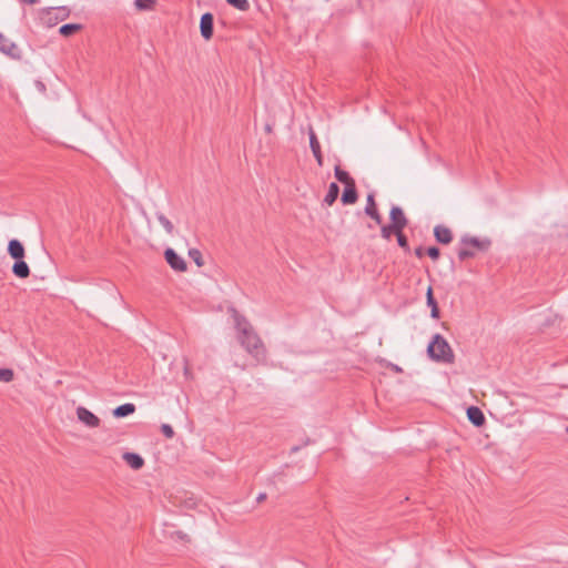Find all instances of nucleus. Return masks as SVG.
Listing matches in <instances>:
<instances>
[{
	"label": "nucleus",
	"mask_w": 568,
	"mask_h": 568,
	"mask_svg": "<svg viewBox=\"0 0 568 568\" xmlns=\"http://www.w3.org/2000/svg\"><path fill=\"white\" fill-rule=\"evenodd\" d=\"M335 178L344 185L355 182L354 179L351 178L349 174L346 171L342 170L338 165L335 166Z\"/></svg>",
	"instance_id": "obj_21"
},
{
	"label": "nucleus",
	"mask_w": 568,
	"mask_h": 568,
	"mask_svg": "<svg viewBox=\"0 0 568 568\" xmlns=\"http://www.w3.org/2000/svg\"><path fill=\"white\" fill-rule=\"evenodd\" d=\"M82 28L78 23H67L60 27L59 33L63 37H70Z\"/></svg>",
	"instance_id": "obj_20"
},
{
	"label": "nucleus",
	"mask_w": 568,
	"mask_h": 568,
	"mask_svg": "<svg viewBox=\"0 0 568 568\" xmlns=\"http://www.w3.org/2000/svg\"><path fill=\"white\" fill-rule=\"evenodd\" d=\"M8 253L14 260H21L24 257V247L19 240H10L8 244Z\"/></svg>",
	"instance_id": "obj_9"
},
{
	"label": "nucleus",
	"mask_w": 568,
	"mask_h": 568,
	"mask_svg": "<svg viewBox=\"0 0 568 568\" xmlns=\"http://www.w3.org/2000/svg\"><path fill=\"white\" fill-rule=\"evenodd\" d=\"M403 231L404 230H398V233H396L395 236L397 237L398 245L405 251H409L408 241Z\"/></svg>",
	"instance_id": "obj_26"
},
{
	"label": "nucleus",
	"mask_w": 568,
	"mask_h": 568,
	"mask_svg": "<svg viewBox=\"0 0 568 568\" xmlns=\"http://www.w3.org/2000/svg\"><path fill=\"white\" fill-rule=\"evenodd\" d=\"M265 129H266V131H268V132L271 131V126H270L268 124L265 126Z\"/></svg>",
	"instance_id": "obj_39"
},
{
	"label": "nucleus",
	"mask_w": 568,
	"mask_h": 568,
	"mask_svg": "<svg viewBox=\"0 0 568 568\" xmlns=\"http://www.w3.org/2000/svg\"><path fill=\"white\" fill-rule=\"evenodd\" d=\"M415 255H416L417 257H419V258H420V257H423V255H424V248H423L422 246L417 247V248L415 250Z\"/></svg>",
	"instance_id": "obj_33"
},
{
	"label": "nucleus",
	"mask_w": 568,
	"mask_h": 568,
	"mask_svg": "<svg viewBox=\"0 0 568 568\" xmlns=\"http://www.w3.org/2000/svg\"><path fill=\"white\" fill-rule=\"evenodd\" d=\"M428 356L438 363L453 364L455 354L448 342L440 335H434L427 347Z\"/></svg>",
	"instance_id": "obj_2"
},
{
	"label": "nucleus",
	"mask_w": 568,
	"mask_h": 568,
	"mask_svg": "<svg viewBox=\"0 0 568 568\" xmlns=\"http://www.w3.org/2000/svg\"><path fill=\"white\" fill-rule=\"evenodd\" d=\"M23 4H36L39 0H19Z\"/></svg>",
	"instance_id": "obj_34"
},
{
	"label": "nucleus",
	"mask_w": 568,
	"mask_h": 568,
	"mask_svg": "<svg viewBox=\"0 0 568 568\" xmlns=\"http://www.w3.org/2000/svg\"><path fill=\"white\" fill-rule=\"evenodd\" d=\"M396 233H398V231L390 224L382 225L381 227L382 237L385 240H389L392 235H395Z\"/></svg>",
	"instance_id": "obj_25"
},
{
	"label": "nucleus",
	"mask_w": 568,
	"mask_h": 568,
	"mask_svg": "<svg viewBox=\"0 0 568 568\" xmlns=\"http://www.w3.org/2000/svg\"><path fill=\"white\" fill-rule=\"evenodd\" d=\"M135 412V405L132 403H125L115 407L112 412L115 418L126 417Z\"/></svg>",
	"instance_id": "obj_16"
},
{
	"label": "nucleus",
	"mask_w": 568,
	"mask_h": 568,
	"mask_svg": "<svg viewBox=\"0 0 568 568\" xmlns=\"http://www.w3.org/2000/svg\"><path fill=\"white\" fill-rule=\"evenodd\" d=\"M165 260L168 264L174 270L179 272H183L186 270L185 261L178 255V253L173 248H166L164 252Z\"/></svg>",
	"instance_id": "obj_3"
},
{
	"label": "nucleus",
	"mask_w": 568,
	"mask_h": 568,
	"mask_svg": "<svg viewBox=\"0 0 568 568\" xmlns=\"http://www.w3.org/2000/svg\"><path fill=\"white\" fill-rule=\"evenodd\" d=\"M427 254L430 258L437 260L439 257V248L436 246H430L427 248Z\"/></svg>",
	"instance_id": "obj_32"
},
{
	"label": "nucleus",
	"mask_w": 568,
	"mask_h": 568,
	"mask_svg": "<svg viewBox=\"0 0 568 568\" xmlns=\"http://www.w3.org/2000/svg\"><path fill=\"white\" fill-rule=\"evenodd\" d=\"M54 13V18L57 20H64L69 17L70 10L67 7H58V8H49L48 14Z\"/></svg>",
	"instance_id": "obj_22"
},
{
	"label": "nucleus",
	"mask_w": 568,
	"mask_h": 568,
	"mask_svg": "<svg viewBox=\"0 0 568 568\" xmlns=\"http://www.w3.org/2000/svg\"><path fill=\"white\" fill-rule=\"evenodd\" d=\"M189 255L195 262V264L197 266H202L203 265L202 254H201V252L197 248H191L189 251Z\"/></svg>",
	"instance_id": "obj_30"
},
{
	"label": "nucleus",
	"mask_w": 568,
	"mask_h": 568,
	"mask_svg": "<svg viewBox=\"0 0 568 568\" xmlns=\"http://www.w3.org/2000/svg\"><path fill=\"white\" fill-rule=\"evenodd\" d=\"M265 498H266V494L261 493V494H258V496L256 497V501H257V503H261V501H263Z\"/></svg>",
	"instance_id": "obj_35"
},
{
	"label": "nucleus",
	"mask_w": 568,
	"mask_h": 568,
	"mask_svg": "<svg viewBox=\"0 0 568 568\" xmlns=\"http://www.w3.org/2000/svg\"><path fill=\"white\" fill-rule=\"evenodd\" d=\"M232 313L237 332V339L250 354L258 358L263 354V345L260 337L245 317L241 316L234 308H232Z\"/></svg>",
	"instance_id": "obj_1"
},
{
	"label": "nucleus",
	"mask_w": 568,
	"mask_h": 568,
	"mask_svg": "<svg viewBox=\"0 0 568 568\" xmlns=\"http://www.w3.org/2000/svg\"><path fill=\"white\" fill-rule=\"evenodd\" d=\"M213 21H214L213 14L210 12H206V13L202 14V17H201L200 31H201V36L205 40H210L213 36Z\"/></svg>",
	"instance_id": "obj_6"
},
{
	"label": "nucleus",
	"mask_w": 568,
	"mask_h": 568,
	"mask_svg": "<svg viewBox=\"0 0 568 568\" xmlns=\"http://www.w3.org/2000/svg\"><path fill=\"white\" fill-rule=\"evenodd\" d=\"M0 51L10 57H16L18 52V47L12 41L7 39L3 34H1Z\"/></svg>",
	"instance_id": "obj_17"
},
{
	"label": "nucleus",
	"mask_w": 568,
	"mask_h": 568,
	"mask_svg": "<svg viewBox=\"0 0 568 568\" xmlns=\"http://www.w3.org/2000/svg\"><path fill=\"white\" fill-rule=\"evenodd\" d=\"M310 144L318 165H323L321 145L313 130L310 131Z\"/></svg>",
	"instance_id": "obj_15"
},
{
	"label": "nucleus",
	"mask_w": 568,
	"mask_h": 568,
	"mask_svg": "<svg viewBox=\"0 0 568 568\" xmlns=\"http://www.w3.org/2000/svg\"><path fill=\"white\" fill-rule=\"evenodd\" d=\"M338 194H339V187L336 183H331L329 186H328V192L324 199V202L327 204V205H333V203L336 201V199L338 197Z\"/></svg>",
	"instance_id": "obj_19"
},
{
	"label": "nucleus",
	"mask_w": 568,
	"mask_h": 568,
	"mask_svg": "<svg viewBox=\"0 0 568 568\" xmlns=\"http://www.w3.org/2000/svg\"><path fill=\"white\" fill-rule=\"evenodd\" d=\"M389 219L390 225H393L397 231L404 230L408 224V220L399 206H393L390 209Z\"/></svg>",
	"instance_id": "obj_4"
},
{
	"label": "nucleus",
	"mask_w": 568,
	"mask_h": 568,
	"mask_svg": "<svg viewBox=\"0 0 568 568\" xmlns=\"http://www.w3.org/2000/svg\"><path fill=\"white\" fill-rule=\"evenodd\" d=\"M77 416H78V419L83 423L84 425H87L88 427H91V428H94V427H98L100 425V419L98 416H95L92 412H90L88 408L85 407H78L77 408Z\"/></svg>",
	"instance_id": "obj_5"
},
{
	"label": "nucleus",
	"mask_w": 568,
	"mask_h": 568,
	"mask_svg": "<svg viewBox=\"0 0 568 568\" xmlns=\"http://www.w3.org/2000/svg\"><path fill=\"white\" fill-rule=\"evenodd\" d=\"M467 417L477 427L483 426L486 420L483 412L476 406L468 407Z\"/></svg>",
	"instance_id": "obj_12"
},
{
	"label": "nucleus",
	"mask_w": 568,
	"mask_h": 568,
	"mask_svg": "<svg viewBox=\"0 0 568 568\" xmlns=\"http://www.w3.org/2000/svg\"><path fill=\"white\" fill-rule=\"evenodd\" d=\"M161 432L166 438H172L174 436V430L169 424H162Z\"/></svg>",
	"instance_id": "obj_31"
},
{
	"label": "nucleus",
	"mask_w": 568,
	"mask_h": 568,
	"mask_svg": "<svg viewBox=\"0 0 568 568\" xmlns=\"http://www.w3.org/2000/svg\"><path fill=\"white\" fill-rule=\"evenodd\" d=\"M13 379V372L10 368H0V382L9 383Z\"/></svg>",
	"instance_id": "obj_28"
},
{
	"label": "nucleus",
	"mask_w": 568,
	"mask_h": 568,
	"mask_svg": "<svg viewBox=\"0 0 568 568\" xmlns=\"http://www.w3.org/2000/svg\"><path fill=\"white\" fill-rule=\"evenodd\" d=\"M475 256V252L469 248V246H463L459 251H458V257L459 260L462 261H465L467 258H470V257H474Z\"/></svg>",
	"instance_id": "obj_27"
},
{
	"label": "nucleus",
	"mask_w": 568,
	"mask_h": 568,
	"mask_svg": "<svg viewBox=\"0 0 568 568\" xmlns=\"http://www.w3.org/2000/svg\"><path fill=\"white\" fill-rule=\"evenodd\" d=\"M226 2L240 11H247L250 9V2L247 0H226Z\"/></svg>",
	"instance_id": "obj_24"
},
{
	"label": "nucleus",
	"mask_w": 568,
	"mask_h": 568,
	"mask_svg": "<svg viewBox=\"0 0 568 568\" xmlns=\"http://www.w3.org/2000/svg\"><path fill=\"white\" fill-rule=\"evenodd\" d=\"M156 219L158 221L160 222V224L163 226V229L165 230V232L170 235L173 234V231H174V226L173 224L171 223V221L161 212H158L156 213Z\"/></svg>",
	"instance_id": "obj_23"
},
{
	"label": "nucleus",
	"mask_w": 568,
	"mask_h": 568,
	"mask_svg": "<svg viewBox=\"0 0 568 568\" xmlns=\"http://www.w3.org/2000/svg\"><path fill=\"white\" fill-rule=\"evenodd\" d=\"M365 213L371 219H373L378 225L382 224V215L379 214V212L377 210L374 193H369L367 195V204L365 206Z\"/></svg>",
	"instance_id": "obj_7"
},
{
	"label": "nucleus",
	"mask_w": 568,
	"mask_h": 568,
	"mask_svg": "<svg viewBox=\"0 0 568 568\" xmlns=\"http://www.w3.org/2000/svg\"><path fill=\"white\" fill-rule=\"evenodd\" d=\"M12 273L19 277V278H26L30 275V267L29 265L21 260H16L13 266H12Z\"/></svg>",
	"instance_id": "obj_13"
},
{
	"label": "nucleus",
	"mask_w": 568,
	"mask_h": 568,
	"mask_svg": "<svg viewBox=\"0 0 568 568\" xmlns=\"http://www.w3.org/2000/svg\"><path fill=\"white\" fill-rule=\"evenodd\" d=\"M427 305L430 307V316L433 318H439V308L436 300L433 295V288L429 286L426 293Z\"/></svg>",
	"instance_id": "obj_18"
},
{
	"label": "nucleus",
	"mask_w": 568,
	"mask_h": 568,
	"mask_svg": "<svg viewBox=\"0 0 568 568\" xmlns=\"http://www.w3.org/2000/svg\"><path fill=\"white\" fill-rule=\"evenodd\" d=\"M123 459L134 470L142 468L144 465L143 458L135 453H124Z\"/></svg>",
	"instance_id": "obj_14"
},
{
	"label": "nucleus",
	"mask_w": 568,
	"mask_h": 568,
	"mask_svg": "<svg viewBox=\"0 0 568 568\" xmlns=\"http://www.w3.org/2000/svg\"><path fill=\"white\" fill-rule=\"evenodd\" d=\"M393 368H394L395 372H402V368L398 367L397 365H393Z\"/></svg>",
	"instance_id": "obj_37"
},
{
	"label": "nucleus",
	"mask_w": 568,
	"mask_h": 568,
	"mask_svg": "<svg viewBox=\"0 0 568 568\" xmlns=\"http://www.w3.org/2000/svg\"><path fill=\"white\" fill-rule=\"evenodd\" d=\"M436 240L442 244H449L453 240L452 231L443 225H437L434 229Z\"/></svg>",
	"instance_id": "obj_11"
},
{
	"label": "nucleus",
	"mask_w": 568,
	"mask_h": 568,
	"mask_svg": "<svg viewBox=\"0 0 568 568\" xmlns=\"http://www.w3.org/2000/svg\"><path fill=\"white\" fill-rule=\"evenodd\" d=\"M37 88L40 90V91H44L45 90V87L42 82L38 81L37 82Z\"/></svg>",
	"instance_id": "obj_36"
},
{
	"label": "nucleus",
	"mask_w": 568,
	"mask_h": 568,
	"mask_svg": "<svg viewBox=\"0 0 568 568\" xmlns=\"http://www.w3.org/2000/svg\"><path fill=\"white\" fill-rule=\"evenodd\" d=\"M154 2V0H134V4L139 10H150Z\"/></svg>",
	"instance_id": "obj_29"
},
{
	"label": "nucleus",
	"mask_w": 568,
	"mask_h": 568,
	"mask_svg": "<svg viewBox=\"0 0 568 568\" xmlns=\"http://www.w3.org/2000/svg\"><path fill=\"white\" fill-rule=\"evenodd\" d=\"M358 199L355 182L345 185L344 192L342 194L343 204H354Z\"/></svg>",
	"instance_id": "obj_10"
},
{
	"label": "nucleus",
	"mask_w": 568,
	"mask_h": 568,
	"mask_svg": "<svg viewBox=\"0 0 568 568\" xmlns=\"http://www.w3.org/2000/svg\"><path fill=\"white\" fill-rule=\"evenodd\" d=\"M297 450H298V447H297V446H294V447H292V449H291V452H292V453H295V452H297Z\"/></svg>",
	"instance_id": "obj_38"
},
{
	"label": "nucleus",
	"mask_w": 568,
	"mask_h": 568,
	"mask_svg": "<svg viewBox=\"0 0 568 568\" xmlns=\"http://www.w3.org/2000/svg\"><path fill=\"white\" fill-rule=\"evenodd\" d=\"M462 244L465 246H469L479 251H486L490 246L489 240H479L477 237H468L465 236L462 240Z\"/></svg>",
	"instance_id": "obj_8"
}]
</instances>
